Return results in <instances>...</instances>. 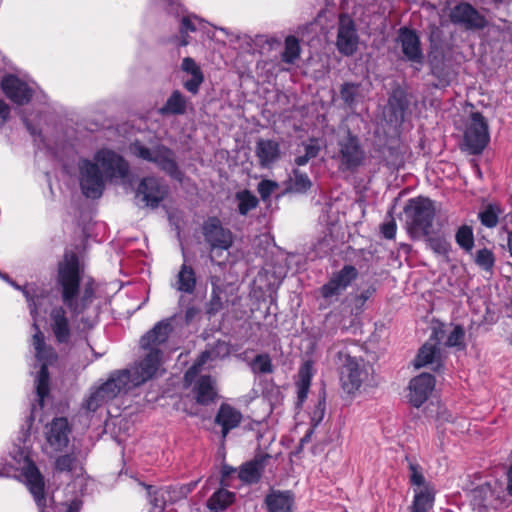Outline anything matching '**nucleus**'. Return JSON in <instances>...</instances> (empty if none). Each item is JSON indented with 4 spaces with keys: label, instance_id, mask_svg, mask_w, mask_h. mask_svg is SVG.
I'll return each mask as SVG.
<instances>
[{
    "label": "nucleus",
    "instance_id": "c756f323",
    "mask_svg": "<svg viewBox=\"0 0 512 512\" xmlns=\"http://www.w3.org/2000/svg\"><path fill=\"white\" fill-rule=\"evenodd\" d=\"M188 99L179 90H174L167 98L164 105L158 109L162 116L183 115L187 111Z\"/></svg>",
    "mask_w": 512,
    "mask_h": 512
},
{
    "label": "nucleus",
    "instance_id": "0eeeda50",
    "mask_svg": "<svg viewBox=\"0 0 512 512\" xmlns=\"http://www.w3.org/2000/svg\"><path fill=\"white\" fill-rule=\"evenodd\" d=\"M130 151L134 156L154 163L173 178L180 179L181 172L178 169L174 152L168 147L159 144L149 148L136 141L130 145Z\"/></svg>",
    "mask_w": 512,
    "mask_h": 512
},
{
    "label": "nucleus",
    "instance_id": "69168bd1",
    "mask_svg": "<svg viewBox=\"0 0 512 512\" xmlns=\"http://www.w3.org/2000/svg\"><path fill=\"white\" fill-rule=\"evenodd\" d=\"M194 314V309L193 308H190L186 311V318L189 319L193 316Z\"/></svg>",
    "mask_w": 512,
    "mask_h": 512
},
{
    "label": "nucleus",
    "instance_id": "5701e85b",
    "mask_svg": "<svg viewBox=\"0 0 512 512\" xmlns=\"http://www.w3.org/2000/svg\"><path fill=\"white\" fill-rule=\"evenodd\" d=\"M181 69L190 75V78L183 81V87L193 95L199 93L200 86L204 82V74L200 66L190 57L182 60Z\"/></svg>",
    "mask_w": 512,
    "mask_h": 512
},
{
    "label": "nucleus",
    "instance_id": "79ce46f5",
    "mask_svg": "<svg viewBox=\"0 0 512 512\" xmlns=\"http://www.w3.org/2000/svg\"><path fill=\"white\" fill-rule=\"evenodd\" d=\"M428 247L437 255L447 256L451 245L444 236H428L426 239Z\"/></svg>",
    "mask_w": 512,
    "mask_h": 512
},
{
    "label": "nucleus",
    "instance_id": "412c9836",
    "mask_svg": "<svg viewBox=\"0 0 512 512\" xmlns=\"http://www.w3.org/2000/svg\"><path fill=\"white\" fill-rule=\"evenodd\" d=\"M398 42L401 45L402 53L405 58L413 63H423V53L420 48V40L417 34L408 28L399 30Z\"/></svg>",
    "mask_w": 512,
    "mask_h": 512
},
{
    "label": "nucleus",
    "instance_id": "423d86ee",
    "mask_svg": "<svg viewBox=\"0 0 512 512\" xmlns=\"http://www.w3.org/2000/svg\"><path fill=\"white\" fill-rule=\"evenodd\" d=\"M133 380L134 375L128 369L113 372L105 383L91 390L82 407L89 412H95L118 395L140 385Z\"/></svg>",
    "mask_w": 512,
    "mask_h": 512
},
{
    "label": "nucleus",
    "instance_id": "6e6552de",
    "mask_svg": "<svg viewBox=\"0 0 512 512\" xmlns=\"http://www.w3.org/2000/svg\"><path fill=\"white\" fill-rule=\"evenodd\" d=\"M407 224L411 231L428 236L435 217L433 202L424 197L410 199L404 208Z\"/></svg>",
    "mask_w": 512,
    "mask_h": 512
},
{
    "label": "nucleus",
    "instance_id": "8fccbe9b",
    "mask_svg": "<svg viewBox=\"0 0 512 512\" xmlns=\"http://www.w3.org/2000/svg\"><path fill=\"white\" fill-rule=\"evenodd\" d=\"M475 262L483 270L490 271L494 266L495 258L489 249L484 248L477 251Z\"/></svg>",
    "mask_w": 512,
    "mask_h": 512
},
{
    "label": "nucleus",
    "instance_id": "bf43d9fd",
    "mask_svg": "<svg viewBox=\"0 0 512 512\" xmlns=\"http://www.w3.org/2000/svg\"><path fill=\"white\" fill-rule=\"evenodd\" d=\"M507 491L512 496V466L507 471Z\"/></svg>",
    "mask_w": 512,
    "mask_h": 512
},
{
    "label": "nucleus",
    "instance_id": "de8ad7c7",
    "mask_svg": "<svg viewBox=\"0 0 512 512\" xmlns=\"http://www.w3.org/2000/svg\"><path fill=\"white\" fill-rule=\"evenodd\" d=\"M465 331L462 326L456 325L449 333L445 345L447 347H457L460 349L465 348L464 343Z\"/></svg>",
    "mask_w": 512,
    "mask_h": 512
},
{
    "label": "nucleus",
    "instance_id": "4468645a",
    "mask_svg": "<svg viewBox=\"0 0 512 512\" xmlns=\"http://www.w3.org/2000/svg\"><path fill=\"white\" fill-rule=\"evenodd\" d=\"M1 88L5 96L18 105L28 103L35 92L34 85L15 75L4 76L1 80Z\"/></svg>",
    "mask_w": 512,
    "mask_h": 512
},
{
    "label": "nucleus",
    "instance_id": "864d4df0",
    "mask_svg": "<svg viewBox=\"0 0 512 512\" xmlns=\"http://www.w3.org/2000/svg\"><path fill=\"white\" fill-rule=\"evenodd\" d=\"M304 147V154L311 160L318 156L320 152V146L315 139H311L309 143H305L303 145Z\"/></svg>",
    "mask_w": 512,
    "mask_h": 512
},
{
    "label": "nucleus",
    "instance_id": "6ab92c4d",
    "mask_svg": "<svg viewBox=\"0 0 512 512\" xmlns=\"http://www.w3.org/2000/svg\"><path fill=\"white\" fill-rule=\"evenodd\" d=\"M71 429L68 420L64 417L54 418L51 423L46 426V440L54 451H61L67 447L69 443V435Z\"/></svg>",
    "mask_w": 512,
    "mask_h": 512
},
{
    "label": "nucleus",
    "instance_id": "dca6fc26",
    "mask_svg": "<svg viewBox=\"0 0 512 512\" xmlns=\"http://www.w3.org/2000/svg\"><path fill=\"white\" fill-rule=\"evenodd\" d=\"M449 17L453 24L468 30L482 29L486 26L485 17L469 3H459L454 6Z\"/></svg>",
    "mask_w": 512,
    "mask_h": 512
},
{
    "label": "nucleus",
    "instance_id": "72a5a7b5",
    "mask_svg": "<svg viewBox=\"0 0 512 512\" xmlns=\"http://www.w3.org/2000/svg\"><path fill=\"white\" fill-rule=\"evenodd\" d=\"M234 498V493L225 489H219L209 498L207 507L211 512H221L233 503Z\"/></svg>",
    "mask_w": 512,
    "mask_h": 512
},
{
    "label": "nucleus",
    "instance_id": "37998d69",
    "mask_svg": "<svg viewBox=\"0 0 512 512\" xmlns=\"http://www.w3.org/2000/svg\"><path fill=\"white\" fill-rule=\"evenodd\" d=\"M456 243L466 251H471L474 246V236L472 228L469 226H461L455 235Z\"/></svg>",
    "mask_w": 512,
    "mask_h": 512
},
{
    "label": "nucleus",
    "instance_id": "4d7b16f0",
    "mask_svg": "<svg viewBox=\"0 0 512 512\" xmlns=\"http://www.w3.org/2000/svg\"><path fill=\"white\" fill-rule=\"evenodd\" d=\"M370 297V293L369 291H366V292H363L361 293L359 296L356 297L355 299V302H356V306L358 308H361L365 302L369 299Z\"/></svg>",
    "mask_w": 512,
    "mask_h": 512
},
{
    "label": "nucleus",
    "instance_id": "338daca9",
    "mask_svg": "<svg viewBox=\"0 0 512 512\" xmlns=\"http://www.w3.org/2000/svg\"><path fill=\"white\" fill-rule=\"evenodd\" d=\"M25 123H26V126H27V129L30 130V132L33 134L34 131L31 129V126L30 124L28 123V121L26 119H24Z\"/></svg>",
    "mask_w": 512,
    "mask_h": 512
},
{
    "label": "nucleus",
    "instance_id": "b1692460",
    "mask_svg": "<svg viewBox=\"0 0 512 512\" xmlns=\"http://www.w3.org/2000/svg\"><path fill=\"white\" fill-rule=\"evenodd\" d=\"M255 153L261 167H270L280 158V145L270 139H259L256 142Z\"/></svg>",
    "mask_w": 512,
    "mask_h": 512
},
{
    "label": "nucleus",
    "instance_id": "6e6d98bb",
    "mask_svg": "<svg viewBox=\"0 0 512 512\" xmlns=\"http://www.w3.org/2000/svg\"><path fill=\"white\" fill-rule=\"evenodd\" d=\"M10 116V107L9 105L2 99H0V127H2Z\"/></svg>",
    "mask_w": 512,
    "mask_h": 512
},
{
    "label": "nucleus",
    "instance_id": "09e8293b",
    "mask_svg": "<svg viewBox=\"0 0 512 512\" xmlns=\"http://www.w3.org/2000/svg\"><path fill=\"white\" fill-rule=\"evenodd\" d=\"M408 468L410 472L409 478L412 485L417 486V489L428 487L425 482V477L423 475L422 468L418 463L409 460Z\"/></svg>",
    "mask_w": 512,
    "mask_h": 512
},
{
    "label": "nucleus",
    "instance_id": "cd10ccee",
    "mask_svg": "<svg viewBox=\"0 0 512 512\" xmlns=\"http://www.w3.org/2000/svg\"><path fill=\"white\" fill-rule=\"evenodd\" d=\"M242 420L240 411L228 404H222L215 421L222 427V437L225 438L231 429L236 428Z\"/></svg>",
    "mask_w": 512,
    "mask_h": 512
},
{
    "label": "nucleus",
    "instance_id": "f3484780",
    "mask_svg": "<svg viewBox=\"0 0 512 512\" xmlns=\"http://www.w3.org/2000/svg\"><path fill=\"white\" fill-rule=\"evenodd\" d=\"M358 276L357 269L352 265H345L340 271L334 273L330 280L322 286L321 294L324 298L340 295Z\"/></svg>",
    "mask_w": 512,
    "mask_h": 512
},
{
    "label": "nucleus",
    "instance_id": "c03bdc74",
    "mask_svg": "<svg viewBox=\"0 0 512 512\" xmlns=\"http://www.w3.org/2000/svg\"><path fill=\"white\" fill-rule=\"evenodd\" d=\"M196 22L198 24H201L202 21L196 17V16H186V17H183L182 20H181V27H180V33H181V42H180V45L181 46H186L188 45L189 41L187 39V34L189 32H194L197 30V25H196Z\"/></svg>",
    "mask_w": 512,
    "mask_h": 512
},
{
    "label": "nucleus",
    "instance_id": "a878e982",
    "mask_svg": "<svg viewBox=\"0 0 512 512\" xmlns=\"http://www.w3.org/2000/svg\"><path fill=\"white\" fill-rule=\"evenodd\" d=\"M294 495L290 491L272 490L265 498L268 512H292Z\"/></svg>",
    "mask_w": 512,
    "mask_h": 512
},
{
    "label": "nucleus",
    "instance_id": "f704fd0d",
    "mask_svg": "<svg viewBox=\"0 0 512 512\" xmlns=\"http://www.w3.org/2000/svg\"><path fill=\"white\" fill-rule=\"evenodd\" d=\"M148 490V499L151 505L150 512H163L169 503L167 492L164 487L154 489L152 486H145Z\"/></svg>",
    "mask_w": 512,
    "mask_h": 512
},
{
    "label": "nucleus",
    "instance_id": "680f3d73",
    "mask_svg": "<svg viewBox=\"0 0 512 512\" xmlns=\"http://www.w3.org/2000/svg\"><path fill=\"white\" fill-rule=\"evenodd\" d=\"M78 511H79V505H78V503H77V502H72V503L68 506V508H67V510H66V512H78Z\"/></svg>",
    "mask_w": 512,
    "mask_h": 512
},
{
    "label": "nucleus",
    "instance_id": "3c124183",
    "mask_svg": "<svg viewBox=\"0 0 512 512\" xmlns=\"http://www.w3.org/2000/svg\"><path fill=\"white\" fill-rule=\"evenodd\" d=\"M75 466L76 458L70 454L59 456L55 461V469L60 472L72 471Z\"/></svg>",
    "mask_w": 512,
    "mask_h": 512
},
{
    "label": "nucleus",
    "instance_id": "473e14b6",
    "mask_svg": "<svg viewBox=\"0 0 512 512\" xmlns=\"http://www.w3.org/2000/svg\"><path fill=\"white\" fill-rule=\"evenodd\" d=\"M326 410L325 393L321 394L318 398L317 403L314 405L312 410L309 412L310 415V428L306 435L302 438L301 442H307L314 432V429L322 422Z\"/></svg>",
    "mask_w": 512,
    "mask_h": 512
},
{
    "label": "nucleus",
    "instance_id": "a211bd4d",
    "mask_svg": "<svg viewBox=\"0 0 512 512\" xmlns=\"http://www.w3.org/2000/svg\"><path fill=\"white\" fill-rule=\"evenodd\" d=\"M166 192V186L159 179L146 177L138 186L137 197H141L145 206L156 208L164 199Z\"/></svg>",
    "mask_w": 512,
    "mask_h": 512
},
{
    "label": "nucleus",
    "instance_id": "c85d7f7f",
    "mask_svg": "<svg viewBox=\"0 0 512 512\" xmlns=\"http://www.w3.org/2000/svg\"><path fill=\"white\" fill-rule=\"evenodd\" d=\"M268 455L259 456L252 461L243 464L238 472V477L245 483H256L261 477Z\"/></svg>",
    "mask_w": 512,
    "mask_h": 512
},
{
    "label": "nucleus",
    "instance_id": "49530a36",
    "mask_svg": "<svg viewBox=\"0 0 512 512\" xmlns=\"http://www.w3.org/2000/svg\"><path fill=\"white\" fill-rule=\"evenodd\" d=\"M251 369L254 373H271L273 366L270 356L268 354L257 355L251 363Z\"/></svg>",
    "mask_w": 512,
    "mask_h": 512
},
{
    "label": "nucleus",
    "instance_id": "2eb2a0df",
    "mask_svg": "<svg viewBox=\"0 0 512 512\" xmlns=\"http://www.w3.org/2000/svg\"><path fill=\"white\" fill-rule=\"evenodd\" d=\"M23 476L25 478L26 486L32 494L36 505L41 512H44V509L47 506L44 477L36 465L30 460H27L26 465L23 467Z\"/></svg>",
    "mask_w": 512,
    "mask_h": 512
},
{
    "label": "nucleus",
    "instance_id": "1a4fd4ad",
    "mask_svg": "<svg viewBox=\"0 0 512 512\" xmlns=\"http://www.w3.org/2000/svg\"><path fill=\"white\" fill-rule=\"evenodd\" d=\"M202 235L209 246V258L211 262L220 256L222 251L228 250L234 242V236L230 229L224 227L217 217H209L202 225Z\"/></svg>",
    "mask_w": 512,
    "mask_h": 512
},
{
    "label": "nucleus",
    "instance_id": "7c9ffc66",
    "mask_svg": "<svg viewBox=\"0 0 512 512\" xmlns=\"http://www.w3.org/2000/svg\"><path fill=\"white\" fill-rule=\"evenodd\" d=\"M193 391L197 403L207 405L216 398L215 382L210 376H201L195 383Z\"/></svg>",
    "mask_w": 512,
    "mask_h": 512
},
{
    "label": "nucleus",
    "instance_id": "e2e57ef3",
    "mask_svg": "<svg viewBox=\"0 0 512 512\" xmlns=\"http://www.w3.org/2000/svg\"><path fill=\"white\" fill-rule=\"evenodd\" d=\"M81 321L84 322V328H86V327L87 328H92L94 326L95 322H96L95 319H92V320L88 321V320H85L83 317H82Z\"/></svg>",
    "mask_w": 512,
    "mask_h": 512
},
{
    "label": "nucleus",
    "instance_id": "a19ab883",
    "mask_svg": "<svg viewBox=\"0 0 512 512\" xmlns=\"http://www.w3.org/2000/svg\"><path fill=\"white\" fill-rule=\"evenodd\" d=\"M195 486L196 482H192L190 484L181 486H167L164 487V489H166L169 503H174L186 498L193 491Z\"/></svg>",
    "mask_w": 512,
    "mask_h": 512
},
{
    "label": "nucleus",
    "instance_id": "f03ea898",
    "mask_svg": "<svg viewBox=\"0 0 512 512\" xmlns=\"http://www.w3.org/2000/svg\"><path fill=\"white\" fill-rule=\"evenodd\" d=\"M81 275L78 257L71 253L65 254L58 265L57 289L60 293L61 305L66 306L75 317L89 310L96 316L98 309L93 306L95 289L92 282L80 285Z\"/></svg>",
    "mask_w": 512,
    "mask_h": 512
},
{
    "label": "nucleus",
    "instance_id": "4c0bfd02",
    "mask_svg": "<svg viewBox=\"0 0 512 512\" xmlns=\"http://www.w3.org/2000/svg\"><path fill=\"white\" fill-rule=\"evenodd\" d=\"M299 41L295 36H288L285 39L284 51L281 54V59L287 64H294L300 56Z\"/></svg>",
    "mask_w": 512,
    "mask_h": 512
},
{
    "label": "nucleus",
    "instance_id": "c9c22d12",
    "mask_svg": "<svg viewBox=\"0 0 512 512\" xmlns=\"http://www.w3.org/2000/svg\"><path fill=\"white\" fill-rule=\"evenodd\" d=\"M312 186V182L306 173L300 172L298 169L292 171L289 180L288 190L296 193H305Z\"/></svg>",
    "mask_w": 512,
    "mask_h": 512
},
{
    "label": "nucleus",
    "instance_id": "e433bc0d",
    "mask_svg": "<svg viewBox=\"0 0 512 512\" xmlns=\"http://www.w3.org/2000/svg\"><path fill=\"white\" fill-rule=\"evenodd\" d=\"M235 198L238 202V212L241 215H247L255 209L259 203L257 197L249 190H242L236 193Z\"/></svg>",
    "mask_w": 512,
    "mask_h": 512
},
{
    "label": "nucleus",
    "instance_id": "774afa93",
    "mask_svg": "<svg viewBox=\"0 0 512 512\" xmlns=\"http://www.w3.org/2000/svg\"><path fill=\"white\" fill-rule=\"evenodd\" d=\"M0 277H1V278H3V279H5L6 281H9L8 276H7V275L2 274L1 272H0Z\"/></svg>",
    "mask_w": 512,
    "mask_h": 512
},
{
    "label": "nucleus",
    "instance_id": "9b49d317",
    "mask_svg": "<svg viewBox=\"0 0 512 512\" xmlns=\"http://www.w3.org/2000/svg\"><path fill=\"white\" fill-rule=\"evenodd\" d=\"M489 142L488 125L479 112L471 114L464 133V144L471 154L481 153Z\"/></svg>",
    "mask_w": 512,
    "mask_h": 512
},
{
    "label": "nucleus",
    "instance_id": "9d476101",
    "mask_svg": "<svg viewBox=\"0 0 512 512\" xmlns=\"http://www.w3.org/2000/svg\"><path fill=\"white\" fill-rule=\"evenodd\" d=\"M337 146L338 152L335 159L339 161L340 167L354 171L364 164L366 153L357 136L348 132L338 140Z\"/></svg>",
    "mask_w": 512,
    "mask_h": 512
},
{
    "label": "nucleus",
    "instance_id": "a18cd8bd",
    "mask_svg": "<svg viewBox=\"0 0 512 512\" xmlns=\"http://www.w3.org/2000/svg\"><path fill=\"white\" fill-rule=\"evenodd\" d=\"M500 213L501 211L497 205H488L479 213V218L484 226L492 228L497 225Z\"/></svg>",
    "mask_w": 512,
    "mask_h": 512
},
{
    "label": "nucleus",
    "instance_id": "bb28decb",
    "mask_svg": "<svg viewBox=\"0 0 512 512\" xmlns=\"http://www.w3.org/2000/svg\"><path fill=\"white\" fill-rule=\"evenodd\" d=\"M313 375V363L309 360L305 361L298 370L297 380L295 383L297 389L298 407H301L307 399Z\"/></svg>",
    "mask_w": 512,
    "mask_h": 512
},
{
    "label": "nucleus",
    "instance_id": "aec40b11",
    "mask_svg": "<svg viewBox=\"0 0 512 512\" xmlns=\"http://www.w3.org/2000/svg\"><path fill=\"white\" fill-rule=\"evenodd\" d=\"M435 387V379L428 373L414 377L409 384V401L414 407H420Z\"/></svg>",
    "mask_w": 512,
    "mask_h": 512
},
{
    "label": "nucleus",
    "instance_id": "2f4dec72",
    "mask_svg": "<svg viewBox=\"0 0 512 512\" xmlns=\"http://www.w3.org/2000/svg\"><path fill=\"white\" fill-rule=\"evenodd\" d=\"M414 492V500L410 507V512H427L434 502L433 489L424 487L415 489Z\"/></svg>",
    "mask_w": 512,
    "mask_h": 512
},
{
    "label": "nucleus",
    "instance_id": "7ed1b4c3",
    "mask_svg": "<svg viewBox=\"0 0 512 512\" xmlns=\"http://www.w3.org/2000/svg\"><path fill=\"white\" fill-rule=\"evenodd\" d=\"M78 168L82 193L91 199L101 197L106 179L124 178L128 173L127 162L108 149L96 152L93 160H80Z\"/></svg>",
    "mask_w": 512,
    "mask_h": 512
},
{
    "label": "nucleus",
    "instance_id": "0e129e2a",
    "mask_svg": "<svg viewBox=\"0 0 512 512\" xmlns=\"http://www.w3.org/2000/svg\"><path fill=\"white\" fill-rule=\"evenodd\" d=\"M507 245H508V250H509L510 256L512 257V231L509 232V234H508Z\"/></svg>",
    "mask_w": 512,
    "mask_h": 512
},
{
    "label": "nucleus",
    "instance_id": "ddd939ff",
    "mask_svg": "<svg viewBox=\"0 0 512 512\" xmlns=\"http://www.w3.org/2000/svg\"><path fill=\"white\" fill-rule=\"evenodd\" d=\"M359 43V36L353 19L347 14H341L338 21L336 47L344 56L353 55Z\"/></svg>",
    "mask_w": 512,
    "mask_h": 512
},
{
    "label": "nucleus",
    "instance_id": "393cba45",
    "mask_svg": "<svg viewBox=\"0 0 512 512\" xmlns=\"http://www.w3.org/2000/svg\"><path fill=\"white\" fill-rule=\"evenodd\" d=\"M197 285V276L194 268L187 264L186 257L176 274L175 281L172 286L179 292L185 294H193Z\"/></svg>",
    "mask_w": 512,
    "mask_h": 512
},
{
    "label": "nucleus",
    "instance_id": "4be33fe9",
    "mask_svg": "<svg viewBox=\"0 0 512 512\" xmlns=\"http://www.w3.org/2000/svg\"><path fill=\"white\" fill-rule=\"evenodd\" d=\"M471 505L479 512L488 508L497 509L500 504L499 497L495 494L490 484H483L471 491Z\"/></svg>",
    "mask_w": 512,
    "mask_h": 512
},
{
    "label": "nucleus",
    "instance_id": "5fc2aeb1",
    "mask_svg": "<svg viewBox=\"0 0 512 512\" xmlns=\"http://www.w3.org/2000/svg\"><path fill=\"white\" fill-rule=\"evenodd\" d=\"M397 226L393 219L381 225V233L386 239H393L396 235Z\"/></svg>",
    "mask_w": 512,
    "mask_h": 512
},
{
    "label": "nucleus",
    "instance_id": "ea45409f",
    "mask_svg": "<svg viewBox=\"0 0 512 512\" xmlns=\"http://www.w3.org/2000/svg\"><path fill=\"white\" fill-rule=\"evenodd\" d=\"M340 95L344 103L353 108L361 98L360 86L355 83H344L340 89Z\"/></svg>",
    "mask_w": 512,
    "mask_h": 512
},
{
    "label": "nucleus",
    "instance_id": "13d9d810",
    "mask_svg": "<svg viewBox=\"0 0 512 512\" xmlns=\"http://www.w3.org/2000/svg\"><path fill=\"white\" fill-rule=\"evenodd\" d=\"M310 161V159L304 154V155H300V156H297L294 160L295 164L297 166H304L306 165L308 162Z\"/></svg>",
    "mask_w": 512,
    "mask_h": 512
},
{
    "label": "nucleus",
    "instance_id": "603ef678",
    "mask_svg": "<svg viewBox=\"0 0 512 512\" xmlns=\"http://www.w3.org/2000/svg\"><path fill=\"white\" fill-rule=\"evenodd\" d=\"M278 188V184L271 180H262L257 186V191L263 201L270 198L272 193Z\"/></svg>",
    "mask_w": 512,
    "mask_h": 512
},
{
    "label": "nucleus",
    "instance_id": "052dcab7",
    "mask_svg": "<svg viewBox=\"0 0 512 512\" xmlns=\"http://www.w3.org/2000/svg\"><path fill=\"white\" fill-rule=\"evenodd\" d=\"M236 472V470L232 467L224 466L222 469L223 478L231 475V473Z\"/></svg>",
    "mask_w": 512,
    "mask_h": 512
},
{
    "label": "nucleus",
    "instance_id": "58836bf2",
    "mask_svg": "<svg viewBox=\"0 0 512 512\" xmlns=\"http://www.w3.org/2000/svg\"><path fill=\"white\" fill-rule=\"evenodd\" d=\"M215 358L214 351L206 350L200 354L195 363L186 371L185 381L191 384L197 374L201 371L202 367L209 361Z\"/></svg>",
    "mask_w": 512,
    "mask_h": 512
},
{
    "label": "nucleus",
    "instance_id": "f257e3e1",
    "mask_svg": "<svg viewBox=\"0 0 512 512\" xmlns=\"http://www.w3.org/2000/svg\"><path fill=\"white\" fill-rule=\"evenodd\" d=\"M10 283L16 289L23 292L33 319L32 328L34 333L31 339V346L41 366L35 379V387L39 405L42 408L44 399L49 394L48 365L56 359V353L52 347L46 344L44 334L38 325V318L42 312L47 315L45 320L47 329L58 344H69L71 342L72 324L63 305L58 301L55 302L43 289H40L35 284L20 287L13 282Z\"/></svg>",
    "mask_w": 512,
    "mask_h": 512
},
{
    "label": "nucleus",
    "instance_id": "39448f33",
    "mask_svg": "<svg viewBox=\"0 0 512 512\" xmlns=\"http://www.w3.org/2000/svg\"><path fill=\"white\" fill-rule=\"evenodd\" d=\"M331 352L339 368L342 389L348 394H355L369 379V365L362 358L352 356L344 343L333 344Z\"/></svg>",
    "mask_w": 512,
    "mask_h": 512
},
{
    "label": "nucleus",
    "instance_id": "f8f14e48",
    "mask_svg": "<svg viewBox=\"0 0 512 512\" xmlns=\"http://www.w3.org/2000/svg\"><path fill=\"white\" fill-rule=\"evenodd\" d=\"M444 336L443 328H435L429 340L422 345L414 360V366L421 368L430 365L432 370L439 371L443 366V355L439 347Z\"/></svg>",
    "mask_w": 512,
    "mask_h": 512
},
{
    "label": "nucleus",
    "instance_id": "20e7f679",
    "mask_svg": "<svg viewBox=\"0 0 512 512\" xmlns=\"http://www.w3.org/2000/svg\"><path fill=\"white\" fill-rule=\"evenodd\" d=\"M172 331L171 320L165 319L156 323L140 338L139 345L145 355L129 369L134 375L135 384H143L157 374L163 363L164 347Z\"/></svg>",
    "mask_w": 512,
    "mask_h": 512
}]
</instances>
